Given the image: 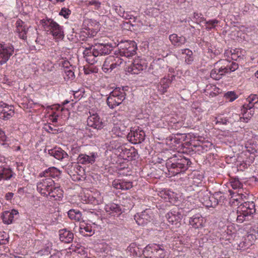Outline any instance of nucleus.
<instances>
[{
    "instance_id": "nucleus-1",
    "label": "nucleus",
    "mask_w": 258,
    "mask_h": 258,
    "mask_svg": "<svg viewBox=\"0 0 258 258\" xmlns=\"http://www.w3.org/2000/svg\"><path fill=\"white\" fill-rule=\"evenodd\" d=\"M191 163L188 158L178 154L169 157L166 160V166L172 175H176L186 171Z\"/></svg>"
},
{
    "instance_id": "nucleus-2",
    "label": "nucleus",
    "mask_w": 258,
    "mask_h": 258,
    "mask_svg": "<svg viewBox=\"0 0 258 258\" xmlns=\"http://www.w3.org/2000/svg\"><path fill=\"white\" fill-rule=\"evenodd\" d=\"M238 68V64L228 59H220L214 64V68L210 73V76L216 80H219L224 75L233 72Z\"/></svg>"
},
{
    "instance_id": "nucleus-3",
    "label": "nucleus",
    "mask_w": 258,
    "mask_h": 258,
    "mask_svg": "<svg viewBox=\"0 0 258 258\" xmlns=\"http://www.w3.org/2000/svg\"><path fill=\"white\" fill-rule=\"evenodd\" d=\"M123 128H124V126L121 125L118 127L120 133H118L117 135L118 136H127L129 140L134 144L141 143L145 140V132L139 128L135 130V131H131L130 132H128V129H123Z\"/></svg>"
},
{
    "instance_id": "nucleus-4",
    "label": "nucleus",
    "mask_w": 258,
    "mask_h": 258,
    "mask_svg": "<svg viewBox=\"0 0 258 258\" xmlns=\"http://www.w3.org/2000/svg\"><path fill=\"white\" fill-rule=\"evenodd\" d=\"M126 94L123 88H115L111 92L107 98L106 102L109 107L111 109L120 105L125 99Z\"/></svg>"
},
{
    "instance_id": "nucleus-5",
    "label": "nucleus",
    "mask_w": 258,
    "mask_h": 258,
    "mask_svg": "<svg viewBox=\"0 0 258 258\" xmlns=\"http://www.w3.org/2000/svg\"><path fill=\"white\" fill-rule=\"evenodd\" d=\"M16 32L18 34L19 37L23 40H26L28 37L30 38V31H33V34L37 35L36 29H33L30 26L27 25L24 22L20 19L16 22Z\"/></svg>"
},
{
    "instance_id": "nucleus-6",
    "label": "nucleus",
    "mask_w": 258,
    "mask_h": 258,
    "mask_svg": "<svg viewBox=\"0 0 258 258\" xmlns=\"http://www.w3.org/2000/svg\"><path fill=\"white\" fill-rule=\"evenodd\" d=\"M155 215L151 209H146L141 213L136 214L134 219L139 225L144 226L150 222H154Z\"/></svg>"
},
{
    "instance_id": "nucleus-7",
    "label": "nucleus",
    "mask_w": 258,
    "mask_h": 258,
    "mask_svg": "<svg viewBox=\"0 0 258 258\" xmlns=\"http://www.w3.org/2000/svg\"><path fill=\"white\" fill-rule=\"evenodd\" d=\"M47 31H49L55 39H62L64 37L62 28L52 19H47L44 22Z\"/></svg>"
},
{
    "instance_id": "nucleus-8",
    "label": "nucleus",
    "mask_w": 258,
    "mask_h": 258,
    "mask_svg": "<svg viewBox=\"0 0 258 258\" xmlns=\"http://www.w3.org/2000/svg\"><path fill=\"white\" fill-rule=\"evenodd\" d=\"M144 253L150 258H164L166 255L163 246L156 244L147 246Z\"/></svg>"
},
{
    "instance_id": "nucleus-9",
    "label": "nucleus",
    "mask_w": 258,
    "mask_h": 258,
    "mask_svg": "<svg viewBox=\"0 0 258 258\" xmlns=\"http://www.w3.org/2000/svg\"><path fill=\"white\" fill-rule=\"evenodd\" d=\"M120 55L130 57L136 54L137 44L134 41L121 42L118 45Z\"/></svg>"
},
{
    "instance_id": "nucleus-10",
    "label": "nucleus",
    "mask_w": 258,
    "mask_h": 258,
    "mask_svg": "<svg viewBox=\"0 0 258 258\" xmlns=\"http://www.w3.org/2000/svg\"><path fill=\"white\" fill-rule=\"evenodd\" d=\"M14 52V48L11 44L0 43V64L5 63L12 55Z\"/></svg>"
},
{
    "instance_id": "nucleus-11",
    "label": "nucleus",
    "mask_w": 258,
    "mask_h": 258,
    "mask_svg": "<svg viewBox=\"0 0 258 258\" xmlns=\"http://www.w3.org/2000/svg\"><path fill=\"white\" fill-rule=\"evenodd\" d=\"M54 183L51 178L45 177L37 183V190L43 196H48V192L52 189Z\"/></svg>"
},
{
    "instance_id": "nucleus-12",
    "label": "nucleus",
    "mask_w": 258,
    "mask_h": 258,
    "mask_svg": "<svg viewBox=\"0 0 258 258\" xmlns=\"http://www.w3.org/2000/svg\"><path fill=\"white\" fill-rule=\"evenodd\" d=\"M91 47L92 49V53L94 56L108 54L112 50V45L109 43H100Z\"/></svg>"
},
{
    "instance_id": "nucleus-13",
    "label": "nucleus",
    "mask_w": 258,
    "mask_h": 258,
    "mask_svg": "<svg viewBox=\"0 0 258 258\" xmlns=\"http://www.w3.org/2000/svg\"><path fill=\"white\" fill-rule=\"evenodd\" d=\"M168 222L175 228L179 227L181 225V220L182 215L179 210H172L166 215Z\"/></svg>"
},
{
    "instance_id": "nucleus-14",
    "label": "nucleus",
    "mask_w": 258,
    "mask_h": 258,
    "mask_svg": "<svg viewBox=\"0 0 258 258\" xmlns=\"http://www.w3.org/2000/svg\"><path fill=\"white\" fill-rule=\"evenodd\" d=\"M14 114V107L6 103H0V118L7 120Z\"/></svg>"
},
{
    "instance_id": "nucleus-15",
    "label": "nucleus",
    "mask_w": 258,
    "mask_h": 258,
    "mask_svg": "<svg viewBox=\"0 0 258 258\" xmlns=\"http://www.w3.org/2000/svg\"><path fill=\"white\" fill-rule=\"evenodd\" d=\"M147 66L140 59L134 60L132 64L126 68V71L132 74H138L141 71L146 69Z\"/></svg>"
},
{
    "instance_id": "nucleus-16",
    "label": "nucleus",
    "mask_w": 258,
    "mask_h": 258,
    "mask_svg": "<svg viewBox=\"0 0 258 258\" xmlns=\"http://www.w3.org/2000/svg\"><path fill=\"white\" fill-rule=\"evenodd\" d=\"M97 157V153L95 152L90 153V155L86 154H81L79 155L77 161L79 163L82 164H92L95 162Z\"/></svg>"
},
{
    "instance_id": "nucleus-17",
    "label": "nucleus",
    "mask_w": 258,
    "mask_h": 258,
    "mask_svg": "<svg viewBox=\"0 0 258 258\" xmlns=\"http://www.w3.org/2000/svg\"><path fill=\"white\" fill-rule=\"evenodd\" d=\"M87 122L88 126L97 130H100L103 127V123L96 113L89 116Z\"/></svg>"
},
{
    "instance_id": "nucleus-18",
    "label": "nucleus",
    "mask_w": 258,
    "mask_h": 258,
    "mask_svg": "<svg viewBox=\"0 0 258 258\" xmlns=\"http://www.w3.org/2000/svg\"><path fill=\"white\" fill-rule=\"evenodd\" d=\"M104 209L106 212L111 216H118L122 213L120 206L115 203L106 205Z\"/></svg>"
},
{
    "instance_id": "nucleus-19",
    "label": "nucleus",
    "mask_w": 258,
    "mask_h": 258,
    "mask_svg": "<svg viewBox=\"0 0 258 258\" xmlns=\"http://www.w3.org/2000/svg\"><path fill=\"white\" fill-rule=\"evenodd\" d=\"M60 240L66 243L72 242L74 239V233L66 228L58 231Z\"/></svg>"
},
{
    "instance_id": "nucleus-20",
    "label": "nucleus",
    "mask_w": 258,
    "mask_h": 258,
    "mask_svg": "<svg viewBox=\"0 0 258 258\" xmlns=\"http://www.w3.org/2000/svg\"><path fill=\"white\" fill-rule=\"evenodd\" d=\"M173 78H175L174 76H172L171 77V79L164 77L157 85V89L160 94H163L167 92V89L171 84Z\"/></svg>"
},
{
    "instance_id": "nucleus-21",
    "label": "nucleus",
    "mask_w": 258,
    "mask_h": 258,
    "mask_svg": "<svg viewBox=\"0 0 258 258\" xmlns=\"http://www.w3.org/2000/svg\"><path fill=\"white\" fill-rule=\"evenodd\" d=\"M189 223L192 227L197 229L204 226L205 220L200 214H197L190 218Z\"/></svg>"
},
{
    "instance_id": "nucleus-22",
    "label": "nucleus",
    "mask_w": 258,
    "mask_h": 258,
    "mask_svg": "<svg viewBox=\"0 0 258 258\" xmlns=\"http://www.w3.org/2000/svg\"><path fill=\"white\" fill-rule=\"evenodd\" d=\"M118 149L121 151L122 156L128 158V160H135L138 156L137 152L135 148L127 149L124 146H119Z\"/></svg>"
},
{
    "instance_id": "nucleus-23",
    "label": "nucleus",
    "mask_w": 258,
    "mask_h": 258,
    "mask_svg": "<svg viewBox=\"0 0 258 258\" xmlns=\"http://www.w3.org/2000/svg\"><path fill=\"white\" fill-rule=\"evenodd\" d=\"M48 154L58 160L68 158V154L61 148H54L48 150Z\"/></svg>"
},
{
    "instance_id": "nucleus-24",
    "label": "nucleus",
    "mask_w": 258,
    "mask_h": 258,
    "mask_svg": "<svg viewBox=\"0 0 258 258\" xmlns=\"http://www.w3.org/2000/svg\"><path fill=\"white\" fill-rule=\"evenodd\" d=\"M169 39L172 45L176 47H180L185 44L186 39L185 37L178 36L176 34H172L169 35Z\"/></svg>"
},
{
    "instance_id": "nucleus-25",
    "label": "nucleus",
    "mask_w": 258,
    "mask_h": 258,
    "mask_svg": "<svg viewBox=\"0 0 258 258\" xmlns=\"http://www.w3.org/2000/svg\"><path fill=\"white\" fill-rule=\"evenodd\" d=\"M197 195V198L204 206L206 207L207 205H209L211 193L208 190L205 188L201 189L198 192Z\"/></svg>"
},
{
    "instance_id": "nucleus-26",
    "label": "nucleus",
    "mask_w": 258,
    "mask_h": 258,
    "mask_svg": "<svg viewBox=\"0 0 258 258\" xmlns=\"http://www.w3.org/2000/svg\"><path fill=\"white\" fill-rule=\"evenodd\" d=\"M48 196L50 199L60 201L63 198V190L59 187H53L51 190L48 192Z\"/></svg>"
},
{
    "instance_id": "nucleus-27",
    "label": "nucleus",
    "mask_w": 258,
    "mask_h": 258,
    "mask_svg": "<svg viewBox=\"0 0 258 258\" xmlns=\"http://www.w3.org/2000/svg\"><path fill=\"white\" fill-rule=\"evenodd\" d=\"M60 174V171L54 167L48 168L42 172L40 173L39 176L44 177L55 178L58 177Z\"/></svg>"
},
{
    "instance_id": "nucleus-28",
    "label": "nucleus",
    "mask_w": 258,
    "mask_h": 258,
    "mask_svg": "<svg viewBox=\"0 0 258 258\" xmlns=\"http://www.w3.org/2000/svg\"><path fill=\"white\" fill-rule=\"evenodd\" d=\"M83 54L86 60L89 63L93 64L97 62V60L95 59L97 56H94L93 54L91 47L86 48L83 52Z\"/></svg>"
},
{
    "instance_id": "nucleus-29",
    "label": "nucleus",
    "mask_w": 258,
    "mask_h": 258,
    "mask_svg": "<svg viewBox=\"0 0 258 258\" xmlns=\"http://www.w3.org/2000/svg\"><path fill=\"white\" fill-rule=\"evenodd\" d=\"M15 174L10 168H3L0 169V180H9Z\"/></svg>"
},
{
    "instance_id": "nucleus-30",
    "label": "nucleus",
    "mask_w": 258,
    "mask_h": 258,
    "mask_svg": "<svg viewBox=\"0 0 258 258\" xmlns=\"http://www.w3.org/2000/svg\"><path fill=\"white\" fill-rule=\"evenodd\" d=\"M80 232L84 236H91L94 233L92 227L88 224H82L80 226Z\"/></svg>"
},
{
    "instance_id": "nucleus-31",
    "label": "nucleus",
    "mask_w": 258,
    "mask_h": 258,
    "mask_svg": "<svg viewBox=\"0 0 258 258\" xmlns=\"http://www.w3.org/2000/svg\"><path fill=\"white\" fill-rule=\"evenodd\" d=\"M68 217L72 220L80 221L82 220V213L78 210L71 209L68 212Z\"/></svg>"
},
{
    "instance_id": "nucleus-32",
    "label": "nucleus",
    "mask_w": 258,
    "mask_h": 258,
    "mask_svg": "<svg viewBox=\"0 0 258 258\" xmlns=\"http://www.w3.org/2000/svg\"><path fill=\"white\" fill-rule=\"evenodd\" d=\"M113 59V56H109L108 57L104 62L102 66V70L105 73L111 72V59Z\"/></svg>"
},
{
    "instance_id": "nucleus-33",
    "label": "nucleus",
    "mask_w": 258,
    "mask_h": 258,
    "mask_svg": "<svg viewBox=\"0 0 258 258\" xmlns=\"http://www.w3.org/2000/svg\"><path fill=\"white\" fill-rule=\"evenodd\" d=\"M73 67L70 65V67L67 66V69H64V72L65 73V76L64 77V79L66 80H73L75 77V74L73 70Z\"/></svg>"
},
{
    "instance_id": "nucleus-34",
    "label": "nucleus",
    "mask_w": 258,
    "mask_h": 258,
    "mask_svg": "<svg viewBox=\"0 0 258 258\" xmlns=\"http://www.w3.org/2000/svg\"><path fill=\"white\" fill-rule=\"evenodd\" d=\"M220 23V21L217 19H212L209 21H206V29L208 31L214 29L216 26Z\"/></svg>"
},
{
    "instance_id": "nucleus-35",
    "label": "nucleus",
    "mask_w": 258,
    "mask_h": 258,
    "mask_svg": "<svg viewBox=\"0 0 258 258\" xmlns=\"http://www.w3.org/2000/svg\"><path fill=\"white\" fill-rule=\"evenodd\" d=\"M219 194L217 192L213 194L212 196L211 195L209 200V205H207V207H214L218 204V197Z\"/></svg>"
},
{
    "instance_id": "nucleus-36",
    "label": "nucleus",
    "mask_w": 258,
    "mask_h": 258,
    "mask_svg": "<svg viewBox=\"0 0 258 258\" xmlns=\"http://www.w3.org/2000/svg\"><path fill=\"white\" fill-rule=\"evenodd\" d=\"M2 218L3 219V222L7 224H9L11 223L13 220V216L11 215L10 212L9 211H5L2 216Z\"/></svg>"
},
{
    "instance_id": "nucleus-37",
    "label": "nucleus",
    "mask_w": 258,
    "mask_h": 258,
    "mask_svg": "<svg viewBox=\"0 0 258 258\" xmlns=\"http://www.w3.org/2000/svg\"><path fill=\"white\" fill-rule=\"evenodd\" d=\"M232 226H228L226 230L223 233V236L226 240H230L231 238H232L235 235V231L234 230H232Z\"/></svg>"
},
{
    "instance_id": "nucleus-38",
    "label": "nucleus",
    "mask_w": 258,
    "mask_h": 258,
    "mask_svg": "<svg viewBox=\"0 0 258 258\" xmlns=\"http://www.w3.org/2000/svg\"><path fill=\"white\" fill-rule=\"evenodd\" d=\"M249 111L248 112L247 111H246L245 109H243L242 110L243 116L242 117V119L243 120V122H247L248 120L250 119V118H251V117L253 116L254 114V111L251 110H249Z\"/></svg>"
},
{
    "instance_id": "nucleus-39",
    "label": "nucleus",
    "mask_w": 258,
    "mask_h": 258,
    "mask_svg": "<svg viewBox=\"0 0 258 258\" xmlns=\"http://www.w3.org/2000/svg\"><path fill=\"white\" fill-rule=\"evenodd\" d=\"M246 212L242 210L241 211H239V214H238L236 216V221L239 223H242L244 221H245L246 217L250 216L249 214H246Z\"/></svg>"
},
{
    "instance_id": "nucleus-40",
    "label": "nucleus",
    "mask_w": 258,
    "mask_h": 258,
    "mask_svg": "<svg viewBox=\"0 0 258 258\" xmlns=\"http://www.w3.org/2000/svg\"><path fill=\"white\" fill-rule=\"evenodd\" d=\"M214 121H215V123L216 124H222L224 125H226L227 123H232V122L231 120V117H230V119H227L226 118L218 117L215 119Z\"/></svg>"
},
{
    "instance_id": "nucleus-41",
    "label": "nucleus",
    "mask_w": 258,
    "mask_h": 258,
    "mask_svg": "<svg viewBox=\"0 0 258 258\" xmlns=\"http://www.w3.org/2000/svg\"><path fill=\"white\" fill-rule=\"evenodd\" d=\"M193 19L196 21V23L200 24L203 21H206V19L203 17V15L201 13H198L195 12L194 13Z\"/></svg>"
},
{
    "instance_id": "nucleus-42",
    "label": "nucleus",
    "mask_w": 258,
    "mask_h": 258,
    "mask_svg": "<svg viewBox=\"0 0 258 258\" xmlns=\"http://www.w3.org/2000/svg\"><path fill=\"white\" fill-rule=\"evenodd\" d=\"M133 187V183L131 181L121 180V189L128 190Z\"/></svg>"
},
{
    "instance_id": "nucleus-43",
    "label": "nucleus",
    "mask_w": 258,
    "mask_h": 258,
    "mask_svg": "<svg viewBox=\"0 0 258 258\" xmlns=\"http://www.w3.org/2000/svg\"><path fill=\"white\" fill-rule=\"evenodd\" d=\"M246 212V214L251 215L255 212V204L253 202H250L247 210H242Z\"/></svg>"
},
{
    "instance_id": "nucleus-44",
    "label": "nucleus",
    "mask_w": 258,
    "mask_h": 258,
    "mask_svg": "<svg viewBox=\"0 0 258 258\" xmlns=\"http://www.w3.org/2000/svg\"><path fill=\"white\" fill-rule=\"evenodd\" d=\"M86 5L88 7L91 6H94V9L97 10L100 8L101 3L97 1L92 0L91 1L87 2Z\"/></svg>"
},
{
    "instance_id": "nucleus-45",
    "label": "nucleus",
    "mask_w": 258,
    "mask_h": 258,
    "mask_svg": "<svg viewBox=\"0 0 258 258\" xmlns=\"http://www.w3.org/2000/svg\"><path fill=\"white\" fill-rule=\"evenodd\" d=\"M231 185L233 189H237L242 188V184L240 181L236 178L232 179L231 182Z\"/></svg>"
},
{
    "instance_id": "nucleus-46",
    "label": "nucleus",
    "mask_w": 258,
    "mask_h": 258,
    "mask_svg": "<svg viewBox=\"0 0 258 258\" xmlns=\"http://www.w3.org/2000/svg\"><path fill=\"white\" fill-rule=\"evenodd\" d=\"M7 234L5 232H0V245L6 244L8 242Z\"/></svg>"
},
{
    "instance_id": "nucleus-47",
    "label": "nucleus",
    "mask_w": 258,
    "mask_h": 258,
    "mask_svg": "<svg viewBox=\"0 0 258 258\" xmlns=\"http://www.w3.org/2000/svg\"><path fill=\"white\" fill-rule=\"evenodd\" d=\"M59 14L63 16L65 18H68L71 14V11L68 8H63L61 9Z\"/></svg>"
},
{
    "instance_id": "nucleus-48",
    "label": "nucleus",
    "mask_w": 258,
    "mask_h": 258,
    "mask_svg": "<svg viewBox=\"0 0 258 258\" xmlns=\"http://www.w3.org/2000/svg\"><path fill=\"white\" fill-rule=\"evenodd\" d=\"M248 102L256 103L258 102V96L255 94H251L246 99Z\"/></svg>"
},
{
    "instance_id": "nucleus-49",
    "label": "nucleus",
    "mask_w": 258,
    "mask_h": 258,
    "mask_svg": "<svg viewBox=\"0 0 258 258\" xmlns=\"http://www.w3.org/2000/svg\"><path fill=\"white\" fill-rule=\"evenodd\" d=\"M225 97L227 99H229L230 101H233L236 98V95L233 92H227L225 95Z\"/></svg>"
},
{
    "instance_id": "nucleus-50",
    "label": "nucleus",
    "mask_w": 258,
    "mask_h": 258,
    "mask_svg": "<svg viewBox=\"0 0 258 258\" xmlns=\"http://www.w3.org/2000/svg\"><path fill=\"white\" fill-rule=\"evenodd\" d=\"M44 129L49 133L54 134V132H56V129L53 128L51 124H46L44 127Z\"/></svg>"
},
{
    "instance_id": "nucleus-51",
    "label": "nucleus",
    "mask_w": 258,
    "mask_h": 258,
    "mask_svg": "<svg viewBox=\"0 0 258 258\" xmlns=\"http://www.w3.org/2000/svg\"><path fill=\"white\" fill-rule=\"evenodd\" d=\"M113 187L116 189H121V180H114L112 182V184Z\"/></svg>"
},
{
    "instance_id": "nucleus-52",
    "label": "nucleus",
    "mask_w": 258,
    "mask_h": 258,
    "mask_svg": "<svg viewBox=\"0 0 258 258\" xmlns=\"http://www.w3.org/2000/svg\"><path fill=\"white\" fill-rule=\"evenodd\" d=\"M232 117L233 118V119H234V120H232V123H233V122H235V121H243V120L242 119V117H240L238 114H233L232 115Z\"/></svg>"
},
{
    "instance_id": "nucleus-53",
    "label": "nucleus",
    "mask_w": 258,
    "mask_h": 258,
    "mask_svg": "<svg viewBox=\"0 0 258 258\" xmlns=\"http://www.w3.org/2000/svg\"><path fill=\"white\" fill-rule=\"evenodd\" d=\"M255 104V103H254L251 102H248V104H244L243 105V109H245L246 111H247L248 110H251L254 107V105Z\"/></svg>"
},
{
    "instance_id": "nucleus-54",
    "label": "nucleus",
    "mask_w": 258,
    "mask_h": 258,
    "mask_svg": "<svg viewBox=\"0 0 258 258\" xmlns=\"http://www.w3.org/2000/svg\"><path fill=\"white\" fill-rule=\"evenodd\" d=\"M181 52L182 54H184L189 57H190L192 55V51L188 48L181 49Z\"/></svg>"
},
{
    "instance_id": "nucleus-55",
    "label": "nucleus",
    "mask_w": 258,
    "mask_h": 258,
    "mask_svg": "<svg viewBox=\"0 0 258 258\" xmlns=\"http://www.w3.org/2000/svg\"><path fill=\"white\" fill-rule=\"evenodd\" d=\"M238 214H239L238 211H237L236 212L232 211L229 214V219H230L231 221H234V219L236 220V216H237Z\"/></svg>"
},
{
    "instance_id": "nucleus-56",
    "label": "nucleus",
    "mask_w": 258,
    "mask_h": 258,
    "mask_svg": "<svg viewBox=\"0 0 258 258\" xmlns=\"http://www.w3.org/2000/svg\"><path fill=\"white\" fill-rule=\"evenodd\" d=\"M113 60L116 63V64L118 66H120L122 63L123 61L121 58L119 57H114L113 56Z\"/></svg>"
},
{
    "instance_id": "nucleus-57",
    "label": "nucleus",
    "mask_w": 258,
    "mask_h": 258,
    "mask_svg": "<svg viewBox=\"0 0 258 258\" xmlns=\"http://www.w3.org/2000/svg\"><path fill=\"white\" fill-rule=\"evenodd\" d=\"M0 138L3 141H6L7 137L5 135V133L3 131H0Z\"/></svg>"
},
{
    "instance_id": "nucleus-58",
    "label": "nucleus",
    "mask_w": 258,
    "mask_h": 258,
    "mask_svg": "<svg viewBox=\"0 0 258 258\" xmlns=\"http://www.w3.org/2000/svg\"><path fill=\"white\" fill-rule=\"evenodd\" d=\"M14 196L13 192H8L5 196L6 199L7 200H11Z\"/></svg>"
},
{
    "instance_id": "nucleus-59",
    "label": "nucleus",
    "mask_w": 258,
    "mask_h": 258,
    "mask_svg": "<svg viewBox=\"0 0 258 258\" xmlns=\"http://www.w3.org/2000/svg\"><path fill=\"white\" fill-rule=\"evenodd\" d=\"M239 57V56L238 55L237 53L236 54H231V59L234 60H236Z\"/></svg>"
},
{
    "instance_id": "nucleus-60",
    "label": "nucleus",
    "mask_w": 258,
    "mask_h": 258,
    "mask_svg": "<svg viewBox=\"0 0 258 258\" xmlns=\"http://www.w3.org/2000/svg\"><path fill=\"white\" fill-rule=\"evenodd\" d=\"M249 202H245L243 203V206H242V208L243 209V210H247L248 209Z\"/></svg>"
},
{
    "instance_id": "nucleus-61",
    "label": "nucleus",
    "mask_w": 258,
    "mask_h": 258,
    "mask_svg": "<svg viewBox=\"0 0 258 258\" xmlns=\"http://www.w3.org/2000/svg\"><path fill=\"white\" fill-rule=\"evenodd\" d=\"M111 60H112V62L111 63V71H112L113 69H114L117 67H118V66L116 64V63H115V62L112 59H111Z\"/></svg>"
},
{
    "instance_id": "nucleus-62",
    "label": "nucleus",
    "mask_w": 258,
    "mask_h": 258,
    "mask_svg": "<svg viewBox=\"0 0 258 258\" xmlns=\"http://www.w3.org/2000/svg\"><path fill=\"white\" fill-rule=\"evenodd\" d=\"M10 213L12 216H14V215L18 214V212L16 210H12Z\"/></svg>"
},
{
    "instance_id": "nucleus-63",
    "label": "nucleus",
    "mask_w": 258,
    "mask_h": 258,
    "mask_svg": "<svg viewBox=\"0 0 258 258\" xmlns=\"http://www.w3.org/2000/svg\"><path fill=\"white\" fill-rule=\"evenodd\" d=\"M49 258H59V256L58 254L55 253L53 254H52Z\"/></svg>"
},
{
    "instance_id": "nucleus-64",
    "label": "nucleus",
    "mask_w": 258,
    "mask_h": 258,
    "mask_svg": "<svg viewBox=\"0 0 258 258\" xmlns=\"http://www.w3.org/2000/svg\"><path fill=\"white\" fill-rule=\"evenodd\" d=\"M224 55L226 56L229 57V55H230V50H226L225 53H224Z\"/></svg>"
}]
</instances>
